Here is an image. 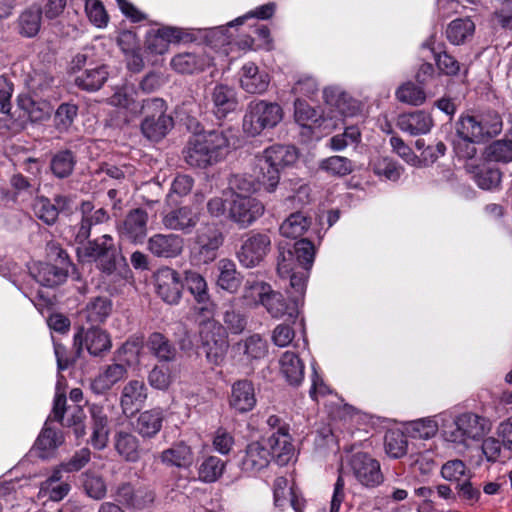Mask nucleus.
Returning <instances> with one entry per match:
<instances>
[{
    "mask_svg": "<svg viewBox=\"0 0 512 512\" xmlns=\"http://www.w3.org/2000/svg\"><path fill=\"white\" fill-rule=\"evenodd\" d=\"M148 219L146 210H130L117 227L120 239L135 245L143 244L148 234Z\"/></svg>",
    "mask_w": 512,
    "mask_h": 512,
    "instance_id": "9b49d317",
    "label": "nucleus"
},
{
    "mask_svg": "<svg viewBox=\"0 0 512 512\" xmlns=\"http://www.w3.org/2000/svg\"><path fill=\"white\" fill-rule=\"evenodd\" d=\"M113 101L134 114H142L143 120H153L154 118L168 116L166 114V103L161 98H148L143 100L140 105L126 94L118 93L113 96Z\"/></svg>",
    "mask_w": 512,
    "mask_h": 512,
    "instance_id": "aec40b11",
    "label": "nucleus"
},
{
    "mask_svg": "<svg viewBox=\"0 0 512 512\" xmlns=\"http://www.w3.org/2000/svg\"><path fill=\"white\" fill-rule=\"evenodd\" d=\"M200 220V214L189 206L171 209L162 214V224L166 229L191 233Z\"/></svg>",
    "mask_w": 512,
    "mask_h": 512,
    "instance_id": "4be33fe9",
    "label": "nucleus"
},
{
    "mask_svg": "<svg viewBox=\"0 0 512 512\" xmlns=\"http://www.w3.org/2000/svg\"><path fill=\"white\" fill-rule=\"evenodd\" d=\"M109 77L106 65L85 68L74 78V84L81 90L88 92L98 91Z\"/></svg>",
    "mask_w": 512,
    "mask_h": 512,
    "instance_id": "c9c22d12",
    "label": "nucleus"
},
{
    "mask_svg": "<svg viewBox=\"0 0 512 512\" xmlns=\"http://www.w3.org/2000/svg\"><path fill=\"white\" fill-rule=\"evenodd\" d=\"M309 226L310 220L302 212H295L283 221L279 231L283 237L296 239L301 237Z\"/></svg>",
    "mask_w": 512,
    "mask_h": 512,
    "instance_id": "37998d69",
    "label": "nucleus"
},
{
    "mask_svg": "<svg viewBox=\"0 0 512 512\" xmlns=\"http://www.w3.org/2000/svg\"><path fill=\"white\" fill-rule=\"evenodd\" d=\"M466 170L473 175L479 188L491 190L497 188L501 182V173L494 168H480L471 163L466 164Z\"/></svg>",
    "mask_w": 512,
    "mask_h": 512,
    "instance_id": "a19ab883",
    "label": "nucleus"
},
{
    "mask_svg": "<svg viewBox=\"0 0 512 512\" xmlns=\"http://www.w3.org/2000/svg\"><path fill=\"white\" fill-rule=\"evenodd\" d=\"M267 312L273 318H282L284 316H288V319L294 323L298 313H299V305L297 304V299L293 300L291 298L290 302H287L284 296L276 291L269 292L268 296L264 299V305Z\"/></svg>",
    "mask_w": 512,
    "mask_h": 512,
    "instance_id": "7c9ffc66",
    "label": "nucleus"
},
{
    "mask_svg": "<svg viewBox=\"0 0 512 512\" xmlns=\"http://www.w3.org/2000/svg\"><path fill=\"white\" fill-rule=\"evenodd\" d=\"M212 64V59L205 53L184 52L175 55L171 67L180 74H193L205 70Z\"/></svg>",
    "mask_w": 512,
    "mask_h": 512,
    "instance_id": "c85d7f7f",
    "label": "nucleus"
},
{
    "mask_svg": "<svg viewBox=\"0 0 512 512\" xmlns=\"http://www.w3.org/2000/svg\"><path fill=\"white\" fill-rule=\"evenodd\" d=\"M192 295L197 314L203 317H212L215 311V304L209 293V288L205 277L197 271L186 270L183 277V288Z\"/></svg>",
    "mask_w": 512,
    "mask_h": 512,
    "instance_id": "1a4fd4ad",
    "label": "nucleus"
},
{
    "mask_svg": "<svg viewBox=\"0 0 512 512\" xmlns=\"http://www.w3.org/2000/svg\"><path fill=\"white\" fill-rule=\"evenodd\" d=\"M490 430L489 421L474 413H463L452 423L445 425L444 437L447 441L467 445L469 440L478 441Z\"/></svg>",
    "mask_w": 512,
    "mask_h": 512,
    "instance_id": "423d86ee",
    "label": "nucleus"
},
{
    "mask_svg": "<svg viewBox=\"0 0 512 512\" xmlns=\"http://www.w3.org/2000/svg\"><path fill=\"white\" fill-rule=\"evenodd\" d=\"M34 214L47 225H51L57 220L59 212L50 200L41 197L34 200Z\"/></svg>",
    "mask_w": 512,
    "mask_h": 512,
    "instance_id": "e2e57ef3",
    "label": "nucleus"
},
{
    "mask_svg": "<svg viewBox=\"0 0 512 512\" xmlns=\"http://www.w3.org/2000/svg\"><path fill=\"white\" fill-rule=\"evenodd\" d=\"M163 420L162 409L153 408L145 410L137 417L134 429L141 437L151 439L161 430Z\"/></svg>",
    "mask_w": 512,
    "mask_h": 512,
    "instance_id": "72a5a7b5",
    "label": "nucleus"
},
{
    "mask_svg": "<svg viewBox=\"0 0 512 512\" xmlns=\"http://www.w3.org/2000/svg\"><path fill=\"white\" fill-rule=\"evenodd\" d=\"M293 253L299 266L309 270L314 262L315 247L308 239H301L294 244Z\"/></svg>",
    "mask_w": 512,
    "mask_h": 512,
    "instance_id": "5fc2aeb1",
    "label": "nucleus"
},
{
    "mask_svg": "<svg viewBox=\"0 0 512 512\" xmlns=\"http://www.w3.org/2000/svg\"><path fill=\"white\" fill-rule=\"evenodd\" d=\"M486 158L496 162L512 161V140H497L486 148Z\"/></svg>",
    "mask_w": 512,
    "mask_h": 512,
    "instance_id": "6e6d98bb",
    "label": "nucleus"
},
{
    "mask_svg": "<svg viewBox=\"0 0 512 512\" xmlns=\"http://www.w3.org/2000/svg\"><path fill=\"white\" fill-rule=\"evenodd\" d=\"M402 172L403 167L388 158H383L375 164V173L391 181L398 180Z\"/></svg>",
    "mask_w": 512,
    "mask_h": 512,
    "instance_id": "338daca9",
    "label": "nucleus"
},
{
    "mask_svg": "<svg viewBox=\"0 0 512 512\" xmlns=\"http://www.w3.org/2000/svg\"><path fill=\"white\" fill-rule=\"evenodd\" d=\"M298 160V151L291 145H273L266 148L259 159L258 182L266 191L273 192L280 180V170Z\"/></svg>",
    "mask_w": 512,
    "mask_h": 512,
    "instance_id": "f03ea898",
    "label": "nucleus"
},
{
    "mask_svg": "<svg viewBox=\"0 0 512 512\" xmlns=\"http://www.w3.org/2000/svg\"><path fill=\"white\" fill-rule=\"evenodd\" d=\"M271 237L268 233L251 231L245 238L236 255L239 262L246 268L259 265L271 250Z\"/></svg>",
    "mask_w": 512,
    "mask_h": 512,
    "instance_id": "6e6552de",
    "label": "nucleus"
},
{
    "mask_svg": "<svg viewBox=\"0 0 512 512\" xmlns=\"http://www.w3.org/2000/svg\"><path fill=\"white\" fill-rule=\"evenodd\" d=\"M65 443V435L50 420H46L43 428L34 441V451L38 458L50 460L56 457L58 449Z\"/></svg>",
    "mask_w": 512,
    "mask_h": 512,
    "instance_id": "4468645a",
    "label": "nucleus"
},
{
    "mask_svg": "<svg viewBox=\"0 0 512 512\" xmlns=\"http://www.w3.org/2000/svg\"><path fill=\"white\" fill-rule=\"evenodd\" d=\"M112 496L117 502L127 508L144 509L154 502L155 494L145 487L135 488L132 484L124 482L113 491Z\"/></svg>",
    "mask_w": 512,
    "mask_h": 512,
    "instance_id": "a211bd4d",
    "label": "nucleus"
},
{
    "mask_svg": "<svg viewBox=\"0 0 512 512\" xmlns=\"http://www.w3.org/2000/svg\"><path fill=\"white\" fill-rule=\"evenodd\" d=\"M319 168L337 177L349 175L354 170L353 163L350 159L337 155L323 159L319 164Z\"/></svg>",
    "mask_w": 512,
    "mask_h": 512,
    "instance_id": "de8ad7c7",
    "label": "nucleus"
},
{
    "mask_svg": "<svg viewBox=\"0 0 512 512\" xmlns=\"http://www.w3.org/2000/svg\"><path fill=\"white\" fill-rule=\"evenodd\" d=\"M475 30V24L469 18H460L453 20L446 29L447 39L454 45L465 42L471 37Z\"/></svg>",
    "mask_w": 512,
    "mask_h": 512,
    "instance_id": "49530a36",
    "label": "nucleus"
},
{
    "mask_svg": "<svg viewBox=\"0 0 512 512\" xmlns=\"http://www.w3.org/2000/svg\"><path fill=\"white\" fill-rule=\"evenodd\" d=\"M255 389L252 382L239 380L232 385L229 405L238 413H247L256 405Z\"/></svg>",
    "mask_w": 512,
    "mask_h": 512,
    "instance_id": "bb28decb",
    "label": "nucleus"
},
{
    "mask_svg": "<svg viewBox=\"0 0 512 512\" xmlns=\"http://www.w3.org/2000/svg\"><path fill=\"white\" fill-rule=\"evenodd\" d=\"M502 127L500 115L495 111H487L479 115L461 116L456 123V133L483 141L500 134Z\"/></svg>",
    "mask_w": 512,
    "mask_h": 512,
    "instance_id": "0eeeda50",
    "label": "nucleus"
},
{
    "mask_svg": "<svg viewBox=\"0 0 512 512\" xmlns=\"http://www.w3.org/2000/svg\"><path fill=\"white\" fill-rule=\"evenodd\" d=\"M91 459V451L89 448H81L76 451L68 460L62 462L65 472L72 473L81 470Z\"/></svg>",
    "mask_w": 512,
    "mask_h": 512,
    "instance_id": "774afa93",
    "label": "nucleus"
},
{
    "mask_svg": "<svg viewBox=\"0 0 512 512\" xmlns=\"http://www.w3.org/2000/svg\"><path fill=\"white\" fill-rule=\"evenodd\" d=\"M361 141V132L356 126L346 127L343 133L333 136L329 140V147L334 151H341L352 144Z\"/></svg>",
    "mask_w": 512,
    "mask_h": 512,
    "instance_id": "13d9d810",
    "label": "nucleus"
},
{
    "mask_svg": "<svg viewBox=\"0 0 512 512\" xmlns=\"http://www.w3.org/2000/svg\"><path fill=\"white\" fill-rule=\"evenodd\" d=\"M395 95L400 102L412 106H420L426 100V94L424 90L421 87L416 86L411 81L402 84L396 90Z\"/></svg>",
    "mask_w": 512,
    "mask_h": 512,
    "instance_id": "603ef678",
    "label": "nucleus"
},
{
    "mask_svg": "<svg viewBox=\"0 0 512 512\" xmlns=\"http://www.w3.org/2000/svg\"><path fill=\"white\" fill-rule=\"evenodd\" d=\"M281 372L289 384L298 386L304 379V364L297 354L286 351L281 359Z\"/></svg>",
    "mask_w": 512,
    "mask_h": 512,
    "instance_id": "4c0bfd02",
    "label": "nucleus"
},
{
    "mask_svg": "<svg viewBox=\"0 0 512 512\" xmlns=\"http://www.w3.org/2000/svg\"><path fill=\"white\" fill-rule=\"evenodd\" d=\"M223 233L214 226H206L197 232L196 257L200 263L208 264L217 258L219 248L223 245Z\"/></svg>",
    "mask_w": 512,
    "mask_h": 512,
    "instance_id": "dca6fc26",
    "label": "nucleus"
},
{
    "mask_svg": "<svg viewBox=\"0 0 512 512\" xmlns=\"http://www.w3.org/2000/svg\"><path fill=\"white\" fill-rule=\"evenodd\" d=\"M264 443L278 465L284 466L294 457L295 448L289 431L268 435L266 438L264 437Z\"/></svg>",
    "mask_w": 512,
    "mask_h": 512,
    "instance_id": "a878e982",
    "label": "nucleus"
},
{
    "mask_svg": "<svg viewBox=\"0 0 512 512\" xmlns=\"http://www.w3.org/2000/svg\"><path fill=\"white\" fill-rule=\"evenodd\" d=\"M240 349L250 359H261L268 353V343L259 334H253L238 343Z\"/></svg>",
    "mask_w": 512,
    "mask_h": 512,
    "instance_id": "3c124183",
    "label": "nucleus"
},
{
    "mask_svg": "<svg viewBox=\"0 0 512 512\" xmlns=\"http://www.w3.org/2000/svg\"><path fill=\"white\" fill-rule=\"evenodd\" d=\"M148 388L143 380L131 379L126 382L120 393L119 404L125 416L131 417L145 405Z\"/></svg>",
    "mask_w": 512,
    "mask_h": 512,
    "instance_id": "f3484780",
    "label": "nucleus"
},
{
    "mask_svg": "<svg viewBox=\"0 0 512 512\" xmlns=\"http://www.w3.org/2000/svg\"><path fill=\"white\" fill-rule=\"evenodd\" d=\"M78 113V107L75 104L63 103L61 104L54 116L55 127L61 131H67L74 122Z\"/></svg>",
    "mask_w": 512,
    "mask_h": 512,
    "instance_id": "052dcab7",
    "label": "nucleus"
},
{
    "mask_svg": "<svg viewBox=\"0 0 512 512\" xmlns=\"http://www.w3.org/2000/svg\"><path fill=\"white\" fill-rule=\"evenodd\" d=\"M79 211L81 213V219L84 223H87L91 228L94 225H99L107 222L110 219V216L106 209L99 208L94 209V205L91 201H83L79 206Z\"/></svg>",
    "mask_w": 512,
    "mask_h": 512,
    "instance_id": "4d7b16f0",
    "label": "nucleus"
},
{
    "mask_svg": "<svg viewBox=\"0 0 512 512\" xmlns=\"http://www.w3.org/2000/svg\"><path fill=\"white\" fill-rule=\"evenodd\" d=\"M213 112L218 119L225 118L236 110L238 100L233 88L224 84H217L211 92Z\"/></svg>",
    "mask_w": 512,
    "mask_h": 512,
    "instance_id": "2f4dec72",
    "label": "nucleus"
},
{
    "mask_svg": "<svg viewBox=\"0 0 512 512\" xmlns=\"http://www.w3.org/2000/svg\"><path fill=\"white\" fill-rule=\"evenodd\" d=\"M232 129L204 131L191 136L183 150L185 162L194 168H207L222 161L235 144Z\"/></svg>",
    "mask_w": 512,
    "mask_h": 512,
    "instance_id": "f257e3e1",
    "label": "nucleus"
},
{
    "mask_svg": "<svg viewBox=\"0 0 512 512\" xmlns=\"http://www.w3.org/2000/svg\"><path fill=\"white\" fill-rule=\"evenodd\" d=\"M217 269L219 271L217 286L229 293L237 292L242 280L235 263L224 258L217 263Z\"/></svg>",
    "mask_w": 512,
    "mask_h": 512,
    "instance_id": "e433bc0d",
    "label": "nucleus"
},
{
    "mask_svg": "<svg viewBox=\"0 0 512 512\" xmlns=\"http://www.w3.org/2000/svg\"><path fill=\"white\" fill-rule=\"evenodd\" d=\"M159 459L166 466L187 469L194 462V452L186 442L177 441L163 450Z\"/></svg>",
    "mask_w": 512,
    "mask_h": 512,
    "instance_id": "c756f323",
    "label": "nucleus"
},
{
    "mask_svg": "<svg viewBox=\"0 0 512 512\" xmlns=\"http://www.w3.org/2000/svg\"><path fill=\"white\" fill-rule=\"evenodd\" d=\"M156 293L170 305L178 304L182 296L183 279L180 274L167 266L159 268L154 274Z\"/></svg>",
    "mask_w": 512,
    "mask_h": 512,
    "instance_id": "f8f14e48",
    "label": "nucleus"
},
{
    "mask_svg": "<svg viewBox=\"0 0 512 512\" xmlns=\"http://www.w3.org/2000/svg\"><path fill=\"white\" fill-rule=\"evenodd\" d=\"M269 74L260 70L257 65L252 62L242 66L240 72V86L250 94H262L269 86Z\"/></svg>",
    "mask_w": 512,
    "mask_h": 512,
    "instance_id": "393cba45",
    "label": "nucleus"
},
{
    "mask_svg": "<svg viewBox=\"0 0 512 512\" xmlns=\"http://www.w3.org/2000/svg\"><path fill=\"white\" fill-rule=\"evenodd\" d=\"M264 210V205L258 199L248 195L234 194L228 216L240 228H247L263 215Z\"/></svg>",
    "mask_w": 512,
    "mask_h": 512,
    "instance_id": "9d476101",
    "label": "nucleus"
},
{
    "mask_svg": "<svg viewBox=\"0 0 512 512\" xmlns=\"http://www.w3.org/2000/svg\"><path fill=\"white\" fill-rule=\"evenodd\" d=\"M74 345L80 354L85 348L91 356H102L112 347L110 335L103 329L92 326L88 329L81 328L74 335Z\"/></svg>",
    "mask_w": 512,
    "mask_h": 512,
    "instance_id": "ddd939ff",
    "label": "nucleus"
},
{
    "mask_svg": "<svg viewBox=\"0 0 512 512\" xmlns=\"http://www.w3.org/2000/svg\"><path fill=\"white\" fill-rule=\"evenodd\" d=\"M441 475L444 479L455 482L457 485L459 482L464 481L465 478L470 477V471L463 461L455 459L446 462L442 466Z\"/></svg>",
    "mask_w": 512,
    "mask_h": 512,
    "instance_id": "bf43d9fd",
    "label": "nucleus"
},
{
    "mask_svg": "<svg viewBox=\"0 0 512 512\" xmlns=\"http://www.w3.org/2000/svg\"><path fill=\"white\" fill-rule=\"evenodd\" d=\"M184 248V239L177 234H155L148 240V250L157 257L175 258Z\"/></svg>",
    "mask_w": 512,
    "mask_h": 512,
    "instance_id": "b1692460",
    "label": "nucleus"
},
{
    "mask_svg": "<svg viewBox=\"0 0 512 512\" xmlns=\"http://www.w3.org/2000/svg\"><path fill=\"white\" fill-rule=\"evenodd\" d=\"M77 256L82 262H94L104 274L111 275L116 270V260L119 250L111 235L104 234L87 241L76 249Z\"/></svg>",
    "mask_w": 512,
    "mask_h": 512,
    "instance_id": "7ed1b4c3",
    "label": "nucleus"
},
{
    "mask_svg": "<svg viewBox=\"0 0 512 512\" xmlns=\"http://www.w3.org/2000/svg\"><path fill=\"white\" fill-rule=\"evenodd\" d=\"M146 347L159 362H174L178 355L174 343L160 332L148 336Z\"/></svg>",
    "mask_w": 512,
    "mask_h": 512,
    "instance_id": "f704fd0d",
    "label": "nucleus"
},
{
    "mask_svg": "<svg viewBox=\"0 0 512 512\" xmlns=\"http://www.w3.org/2000/svg\"><path fill=\"white\" fill-rule=\"evenodd\" d=\"M70 265H53L49 263H40L37 267V274L34 279L43 286L53 287L63 283L68 275L67 268Z\"/></svg>",
    "mask_w": 512,
    "mask_h": 512,
    "instance_id": "58836bf2",
    "label": "nucleus"
},
{
    "mask_svg": "<svg viewBox=\"0 0 512 512\" xmlns=\"http://www.w3.org/2000/svg\"><path fill=\"white\" fill-rule=\"evenodd\" d=\"M114 448L118 455L127 462H137L141 458L140 440L127 431H118L114 435Z\"/></svg>",
    "mask_w": 512,
    "mask_h": 512,
    "instance_id": "473e14b6",
    "label": "nucleus"
},
{
    "mask_svg": "<svg viewBox=\"0 0 512 512\" xmlns=\"http://www.w3.org/2000/svg\"><path fill=\"white\" fill-rule=\"evenodd\" d=\"M271 291V286L263 281L247 280L244 286L243 298L249 305H264V299Z\"/></svg>",
    "mask_w": 512,
    "mask_h": 512,
    "instance_id": "09e8293b",
    "label": "nucleus"
},
{
    "mask_svg": "<svg viewBox=\"0 0 512 512\" xmlns=\"http://www.w3.org/2000/svg\"><path fill=\"white\" fill-rule=\"evenodd\" d=\"M386 453L393 458H401L407 452V440L400 432H389L385 435Z\"/></svg>",
    "mask_w": 512,
    "mask_h": 512,
    "instance_id": "680f3d73",
    "label": "nucleus"
},
{
    "mask_svg": "<svg viewBox=\"0 0 512 512\" xmlns=\"http://www.w3.org/2000/svg\"><path fill=\"white\" fill-rule=\"evenodd\" d=\"M199 321L201 348L209 363L221 364L228 351L229 342L226 329L212 317H203Z\"/></svg>",
    "mask_w": 512,
    "mask_h": 512,
    "instance_id": "39448f33",
    "label": "nucleus"
},
{
    "mask_svg": "<svg viewBox=\"0 0 512 512\" xmlns=\"http://www.w3.org/2000/svg\"><path fill=\"white\" fill-rule=\"evenodd\" d=\"M70 489L71 486L67 482H60L50 485L41 484L38 492V498H47L54 502H58L68 495Z\"/></svg>",
    "mask_w": 512,
    "mask_h": 512,
    "instance_id": "0e129e2a",
    "label": "nucleus"
},
{
    "mask_svg": "<svg viewBox=\"0 0 512 512\" xmlns=\"http://www.w3.org/2000/svg\"><path fill=\"white\" fill-rule=\"evenodd\" d=\"M397 127L411 136L424 135L434 126L433 118L424 110L402 113L397 117Z\"/></svg>",
    "mask_w": 512,
    "mask_h": 512,
    "instance_id": "5701e85b",
    "label": "nucleus"
},
{
    "mask_svg": "<svg viewBox=\"0 0 512 512\" xmlns=\"http://www.w3.org/2000/svg\"><path fill=\"white\" fill-rule=\"evenodd\" d=\"M283 118L281 106L266 100H253L248 103L243 118V130L250 136H257L265 129L277 126Z\"/></svg>",
    "mask_w": 512,
    "mask_h": 512,
    "instance_id": "20e7f679",
    "label": "nucleus"
},
{
    "mask_svg": "<svg viewBox=\"0 0 512 512\" xmlns=\"http://www.w3.org/2000/svg\"><path fill=\"white\" fill-rule=\"evenodd\" d=\"M82 486L85 493L94 500H102L107 494V485L102 476L93 472L82 474Z\"/></svg>",
    "mask_w": 512,
    "mask_h": 512,
    "instance_id": "8fccbe9b",
    "label": "nucleus"
},
{
    "mask_svg": "<svg viewBox=\"0 0 512 512\" xmlns=\"http://www.w3.org/2000/svg\"><path fill=\"white\" fill-rule=\"evenodd\" d=\"M350 467L357 481L365 487H375L383 481L379 462L366 453L354 454Z\"/></svg>",
    "mask_w": 512,
    "mask_h": 512,
    "instance_id": "2eb2a0df",
    "label": "nucleus"
},
{
    "mask_svg": "<svg viewBox=\"0 0 512 512\" xmlns=\"http://www.w3.org/2000/svg\"><path fill=\"white\" fill-rule=\"evenodd\" d=\"M75 164L74 153L71 150H62L52 156L50 169L55 177L63 179L72 174Z\"/></svg>",
    "mask_w": 512,
    "mask_h": 512,
    "instance_id": "c03bdc74",
    "label": "nucleus"
},
{
    "mask_svg": "<svg viewBox=\"0 0 512 512\" xmlns=\"http://www.w3.org/2000/svg\"><path fill=\"white\" fill-rule=\"evenodd\" d=\"M127 367L123 364L113 363L104 369L90 382V389L96 395L108 392L116 383L127 375Z\"/></svg>",
    "mask_w": 512,
    "mask_h": 512,
    "instance_id": "cd10ccee",
    "label": "nucleus"
},
{
    "mask_svg": "<svg viewBox=\"0 0 512 512\" xmlns=\"http://www.w3.org/2000/svg\"><path fill=\"white\" fill-rule=\"evenodd\" d=\"M112 306V301L108 297H94L90 299L84 309L85 318L92 324L103 323L109 317Z\"/></svg>",
    "mask_w": 512,
    "mask_h": 512,
    "instance_id": "ea45409f",
    "label": "nucleus"
},
{
    "mask_svg": "<svg viewBox=\"0 0 512 512\" xmlns=\"http://www.w3.org/2000/svg\"><path fill=\"white\" fill-rule=\"evenodd\" d=\"M173 125L174 121L171 116H162V118H154L153 120H143L141 131L147 139L159 141L166 136Z\"/></svg>",
    "mask_w": 512,
    "mask_h": 512,
    "instance_id": "79ce46f5",
    "label": "nucleus"
},
{
    "mask_svg": "<svg viewBox=\"0 0 512 512\" xmlns=\"http://www.w3.org/2000/svg\"><path fill=\"white\" fill-rule=\"evenodd\" d=\"M85 9L89 20L95 26L103 28L107 25L108 15L103 4L99 0H87Z\"/></svg>",
    "mask_w": 512,
    "mask_h": 512,
    "instance_id": "69168bd1",
    "label": "nucleus"
},
{
    "mask_svg": "<svg viewBox=\"0 0 512 512\" xmlns=\"http://www.w3.org/2000/svg\"><path fill=\"white\" fill-rule=\"evenodd\" d=\"M225 468L224 462L217 456H209L203 460L199 467V478L207 483L215 482Z\"/></svg>",
    "mask_w": 512,
    "mask_h": 512,
    "instance_id": "864d4df0",
    "label": "nucleus"
},
{
    "mask_svg": "<svg viewBox=\"0 0 512 512\" xmlns=\"http://www.w3.org/2000/svg\"><path fill=\"white\" fill-rule=\"evenodd\" d=\"M271 458L264 443V437H262L260 440L253 441L246 446L240 468L244 473L254 475L268 467Z\"/></svg>",
    "mask_w": 512,
    "mask_h": 512,
    "instance_id": "412c9836",
    "label": "nucleus"
},
{
    "mask_svg": "<svg viewBox=\"0 0 512 512\" xmlns=\"http://www.w3.org/2000/svg\"><path fill=\"white\" fill-rule=\"evenodd\" d=\"M272 489L275 506L279 508L290 506L295 512H303L306 500L299 489L293 483L291 484L286 477H276Z\"/></svg>",
    "mask_w": 512,
    "mask_h": 512,
    "instance_id": "6ab92c4d",
    "label": "nucleus"
},
{
    "mask_svg": "<svg viewBox=\"0 0 512 512\" xmlns=\"http://www.w3.org/2000/svg\"><path fill=\"white\" fill-rule=\"evenodd\" d=\"M434 37H430L422 44V47L428 48L434 54L436 65L442 74L447 76H455L460 71V63L451 55L446 52L437 51L433 44Z\"/></svg>",
    "mask_w": 512,
    "mask_h": 512,
    "instance_id": "a18cd8bd",
    "label": "nucleus"
}]
</instances>
